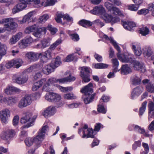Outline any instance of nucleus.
<instances>
[{
  "label": "nucleus",
  "instance_id": "obj_1",
  "mask_svg": "<svg viewBox=\"0 0 154 154\" xmlns=\"http://www.w3.org/2000/svg\"><path fill=\"white\" fill-rule=\"evenodd\" d=\"M48 130V127L47 125L43 126L41 129L38 132V135L34 138L28 137L25 140V143L27 146H31L33 142H35L37 145L40 144L44 139L45 135Z\"/></svg>",
  "mask_w": 154,
  "mask_h": 154
},
{
  "label": "nucleus",
  "instance_id": "obj_2",
  "mask_svg": "<svg viewBox=\"0 0 154 154\" xmlns=\"http://www.w3.org/2000/svg\"><path fill=\"white\" fill-rule=\"evenodd\" d=\"M92 87L93 84L90 82L80 91L81 92L85 94L83 98H84V101L86 104L91 102L94 99V95H90L93 92Z\"/></svg>",
  "mask_w": 154,
  "mask_h": 154
},
{
  "label": "nucleus",
  "instance_id": "obj_3",
  "mask_svg": "<svg viewBox=\"0 0 154 154\" xmlns=\"http://www.w3.org/2000/svg\"><path fill=\"white\" fill-rule=\"evenodd\" d=\"M25 33L29 34L33 32V35L37 38H39L42 34L46 32V29L45 27L37 28L36 24L27 27L25 31Z\"/></svg>",
  "mask_w": 154,
  "mask_h": 154
},
{
  "label": "nucleus",
  "instance_id": "obj_4",
  "mask_svg": "<svg viewBox=\"0 0 154 154\" xmlns=\"http://www.w3.org/2000/svg\"><path fill=\"white\" fill-rule=\"evenodd\" d=\"M120 55L122 59H119L120 60L123 62L131 63L133 65L134 69L136 70H140L144 66V64L136 60H132L129 55V56H127L126 54H120Z\"/></svg>",
  "mask_w": 154,
  "mask_h": 154
},
{
  "label": "nucleus",
  "instance_id": "obj_5",
  "mask_svg": "<svg viewBox=\"0 0 154 154\" xmlns=\"http://www.w3.org/2000/svg\"><path fill=\"white\" fill-rule=\"evenodd\" d=\"M36 118L32 116L31 113H27L26 115L22 117L20 120V122L23 124H25L21 127L23 129L25 128H27L34 125Z\"/></svg>",
  "mask_w": 154,
  "mask_h": 154
},
{
  "label": "nucleus",
  "instance_id": "obj_6",
  "mask_svg": "<svg viewBox=\"0 0 154 154\" xmlns=\"http://www.w3.org/2000/svg\"><path fill=\"white\" fill-rule=\"evenodd\" d=\"M15 18H7L0 20V24L7 23L4 25L6 30L9 31L15 29L17 26V25L15 22Z\"/></svg>",
  "mask_w": 154,
  "mask_h": 154
},
{
  "label": "nucleus",
  "instance_id": "obj_7",
  "mask_svg": "<svg viewBox=\"0 0 154 154\" xmlns=\"http://www.w3.org/2000/svg\"><path fill=\"white\" fill-rule=\"evenodd\" d=\"M45 99L49 102L54 103L59 102L57 105L58 107H61L63 104V103L60 102L61 99V96L58 94L54 93H48L45 96Z\"/></svg>",
  "mask_w": 154,
  "mask_h": 154
},
{
  "label": "nucleus",
  "instance_id": "obj_8",
  "mask_svg": "<svg viewBox=\"0 0 154 154\" xmlns=\"http://www.w3.org/2000/svg\"><path fill=\"white\" fill-rule=\"evenodd\" d=\"M32 0H20L19 3L15 5L12 9V13L15 14L25 9L27 4H30Z\"/></svg>",
  "mask_w": 154,
  "mask_h": 154
},
{
  "label": "nucleus",
  "instance_id": "obj_9",
  "mask_svg": "<svg viewBox=\"0 0 154 154\" xmlns=\"http://www.w3.org/2000/svg\"><path fill=\"white\" fill-rule=\"evenodd\" d=\"M32 101V97L31 95H26L20 100L18 106L20 108H23L30 105Z\"/></svg>",
  "mask_w": 154,
  "mask_h": 154
},
{
  "label": "nucleus",
  "instance_id": "obj_10",
  "mask_svg": "<svg viewBox=\"0 0 154 154\" xmlns=\"http://www.w3.org/2000/svg\"><path fill=\"white\" fill-rule=\"evenodd\" d=\"M80 76L83 81L85 82H89L90 80L89 73L90 72L91 69L88 67L83 66L81 67Z\"/></svg>",
  "mask_w": 154,
  "mask_h": 154
},
{
  "label": "nucleus",
  "instance_id": "obj_11",
  "mask_svg": "<svg viewBox=\"0 0 154 154\" xmlns=\"http://www.w3.org/2000/svg\"><path fill=\"white\" fill-rule=\"evenodd\" d=\"M10 111L8 109L5 108L0 111V120L2 122L6 124L8 122V118L10 117Z\"/></svg>",
  "mask_w": 154,
  "mask_h": 154
},
{
  "label": "nucleus",
  "instance_id": "obj_12",
  "mask_svg": "<svg viewBox=\"0 0 154 154\" xmlns=\"http://www.w3.org/2000/svg\"><path fill=\"white\" fill-rule=\"evenodd\" d=\"M23 63V61L20 59H13L7 63L5 64V67L9 69L15 65V67L18 68L21 66Z\"/></svg>",
  "mask_w": 154,
  "mask_h": 154
},
{
  "label": "nucleus",
  "instance_id": "obj_13",
  "mask_svg": "<svg viewBox=\"0 0 154 154\" xmlns=\"http://www.w3.org/2000/svg\"><path fill=\"white\" fill-rule=\"evenodd\" d=\"M28 79V77L22 75H19L15 74L13 77V80L14 82L19 84H22L26 83Z\"/></svg>",
  "mask_w": 154,
  "mask_h": 154
},
{
  "label": "nucleus",
  "instance_id": "obj_14",
  "mask_svg": "<svg viewBox=\"0 0 154 154\" xmlns=\"http://www.w3.org/2000/svg\"><path fill=\"white\" fill-rule=\"evenodd\" d=\"M60 39H58L52 45L50 48L45 52L42 53L48 59H49L51 57V50L54 49L55 48L61 43Z\"/></svg>",
  "mask_w": 154,
  "mask_h": 154
},
{
  "label": "nucleus",
  "instance_id": "obj_15",
  "mask_svg": "<svg viewBox=\"0 0 154 154\" xmlns=\"http://www.w3.org/2000/svg\"><path fill=\"white\" fill-rule=\"evenodd\" d=\"M104 38L107 40H109L110 42L113 45L115 48L118 51L117 54V56L119 59H122V58L120 57V54L121 52L120 48L118 46L117 44L111 37H109L108 36L106 35H104L103 36Z\"/></svg>",
  "mask_w": 154,
  "mask_h": 154
},
{
  "label": "nucleus",
  "instance_id": "obj_16",
  "mask_svg": "<svg viewBox=\"0 0 154 154\" xmlns=\"http://www.w3.org/2000/svg\"><path fill=\"white\" fill-rule=\"evenodd\" d=\"M42 53H35L33 52H29L26 54V57L31 62L36 61L38 58Z\"/></svg>",
  "mask_w": 154,
  "mask_h": 154
},
{
  "label": "nucleus",
  "instance_id": "obj_17",
  "mask_svg": "<svg viewBox=\"0 0 154 154\" xmlns=\"http://www.w3.org/2000/svg\"><path fill=\"white\" fill-rule=\"evenodd\" d=\"M15 134V132L12 129H8L5 131L2 136V138L7 140L13 137Z\"/></svg>",
  "mask_w": 154,
  "mask_h": 154
},
{
  "label": "nucleus",
  "instance_id": "obj_18",
  "mask_svg": "<svg viewBox=\"0 0 154 154\" xmlns=\"http://www.w3.org/2000/svg\"><path fill=\"white\" fill-rule=\"evenodd\" d=\"M106 12L105 8L102 6H96L93 10L90 11L91 13L95 15L100 14L103 15L105 14Z\"/></svg>",
  "mask_w": 154,
  "mask_h": 154
},
{
  "label": "nucleus",
  "instance_id": "obj_19",
  "mask_svg": "<svg viewBox=\"0 0 154 154\" xmlns=\"http://www.w3.org/2000/svg\"><path fill=\"white\" fill-rule=\"evenodd\" d=\"M96 134L94 131L91 128H89L87 129V131H83V135L82 136L83 138H88L91 137L94 138V135Z\"/></svg>",
  "mask_w": 154,
  "mask_h": 154
},
{
  "label": "nucleus",
  "instance_id": "obj_20",
  "mask_svg": "<svg viewBox=\"0 0 154 154\" xmlns=\"http://www.w3.org/2000/svg\"><path fill=\"white\" fill-rule=\"evenodd\" d=\"M132 48L134 50L135 55L137 56H140L142 54L140 46L137 43L134 42L132 43Z\"/></svg>",
  "mask_w": 154,
  "mask_h": 154
},
{
  "label": "nucleus",
  "instance_id": "obj_21",
  "mask_svg": "<svg viewBox=\"0 0 154 154\" xmlns=\"http://www.w3.org/2000/svg\"><path fill=\"white\" fill-rule=\"evenodd\" d=\"M22 36V33L21 32L17 33L16 35H13L9 39V44L11 45L15 44Z\"/></svg>",
  "mask_w": 154,
  "mask_h": 154
},
{
  "label": "nucleus",
  "instance_id": "obj_22",
  "mask_svg": "<svg viewBox=\"0 0 154 154\" xmlns=\"http://www.w3.org/2000/svg\"><path fill=\"white\" fill-rule=\"evenodd\" d=\"M143 89L141 86H138L134 88L131 94V97L132 99H133L135 96H138L140 95Z\"/></svg>",
  "mask_w": 154,
  "mask_h": 154
},
{
  "label": "nucleus",
  "instance_id": "obj_23",
  "mask_svg": "<svg viewBox=\"0 0 154 154\" xmlns=\"http://www.w3.org/2000/svg\"><path fill=\"white\" fill-rule=\"evenodd\" d=\"M55 69L53 66L52 65H51L50 63L45 66L42 69V71L44 74L48 75L54 72Z\"/></svg>",
  "mask_w": 154,
  "mask_h": 154
},
{
  "label": "nucleus",
  "instance_id": "obj_24",
  "mask_svg": "<svg viewBox=\"0 0 154 154\" xmlns=\"http://www.w3.org/2000/svg\"><path fill=\"white\" fill-rule=\"evenodd\" d=\"M57 82V79L54 77L50 78L47 81V85H45L43 87V90L45 91H48L49 90V86L50 84H52L54 83Z\"/></svg>",
  "mask_w": 154,
  "mask_h": 154
},
{
  "label": "nucleus",
  "instance_id": "obj_25",
  "mask_svg": "<svg viewBox=\"0 0 154 154\" xmlns=\"http://www.w3.org/2000/svg\"><path fill=\"white\" fill-rule=\"evenodd\" d=\"M4 91L5 93L7 94H11L13 92H19L21 91L19 89L13 86H8Z\"/></svg>",
  "mask_w": 154,
  "mask_h": 154
},
{
  "label": "nucleus",
  "instance_id": "obj_26",
  "mask_svg": "<svg viewBox=\"0 0 154 154\" xmlns=\"http://www.w3.org/2000/svg\"><path fill=\"white\" fill-rule=\"evenodd\" d=\"M110 13L114 15H118L121 17L124 16V15L119 8L113 6L110 10Z\"/></svg>",
  "mask_w": 154,
  "mask_h": 154
},
{
  "label": "nucleus",
  "instance_id": "obj_27",
  "mask_svg": "<svg viewBox=\"0 0 154 154\" xmlns=\"http://www.w3.org/2000/svg\"><path fill=\"white\" fill-rule=\"evenodd\" d=\"M34 13V12L33 11H31L25 15L23 17L22 20L19 21L20 23H22L30 21Z\"/></svg>",
  "mask_w": 154,
  "mask_h": 154
},
{
  "label": "nucleus",
  "instance_id": "obj_28",
  "mask_svg": "<svg viewBox=\"0 0 154 154\" xmlns=\"http://www.w3.org/2000/svg\"><path fill=\"white\" fill-rule=\"evenodd\" d=\"M50 63L51 65H52L55 69L61 63L60 57H57L55 58Z\"/></svg>",
  "mask_w": 154,
  "mask_h": 154
},
{
  "label": "nucleus",
  "instance_id": "obj_29",
  "mask_svg": "<svg viewBox=\"0 0 154 154\" xmlns=\"http://www.w3.org/2000/svg\"><path fill=\"white\" fill-rule=\"evenodd\" d=\"M121 72L122 74H126L131 72L132 70L127 64H125L122 65Z\"/></svg>",
  "mask_w": 154,
  "mask_h": 154
},
{
  "label": "nucleus",
  "instance_id": "obj_30",
  "mask_svg": "<svg viewBox=\"0 0 154 154\" xmlns=\"http://www.w3.org/2000/svg\"><path fill=\"white\" fill-rule=\"evenodd\" d=\"M131 80L132 84L137 85L140 84L141 79L140 76H138L136 75H135L132 78Z\"/></svg>",
  "mask_w": 154,
  "mask_h": 154
},
{
  "label": "nucleus",
  "instance_id": "obj_31",
  "mask_svg": "<svg viewBox=\"0 0 154 154\" xmlns=\"http://www.w3.org/2000/svg\"><path fill=\"white\" fill-rule=\"evenodd\" d=\"M17 101V98L15 97H10L8 98H6V101L5 103L10 105L16 103Z\"/></svg>",
  "mask_w": 154,
  "mask_h": 154
},
{
  "label": "nucleus",
  "instance_id": "obj_32",
  "mask_svg": "<svg viewBox=\"0 0 154 154\" xmlns=\"http://www.w3.org/2000/svg\"><path fill=\"white\" fill-rule=\"evenodd\" d=\"M92 65L94 68L97 69H105L107 68L109 66L108 64L100 63H94Z\"/></svg>",
  "mask_w": 154,
  "mask_h": 154
},
{
  "label": "nucleus",
  "instance_id": "obj_33",
  "mask_svg": "<svg viewBox=\"0 0 154 154\" xmlns=\"http://www.w3.org/2000/svg\"><path fill=\"white\" fill-rule=\"evenodd\" d=\"M79 23L82 26L86 28L91 26L93 24L90 21L85 20H81L79 22Z\"/></svg>",
  "mask_w": 154,
  "mask_h": 154
},
{
  "label": "nucleus",
  "instance_id": "obj_34",
  "mask_svg": "<svg viewBox=\"0 0 154 154\" xmlns=\"http://www.w3.org/2000/svg\"><path fill=\"white\" fill-rule=\"evenodd\" d=\"M112 62L113 65V71L114 72L119 71V69H118L119 63L118 60L116 58L112 59Z\"/></svg>",
  "mask_w": 154,
  "mask_h": 154
},
{
  "label": "nucleus",
  "instance_id": "obj_35",
  "mask_svg": "<svg viewBox=\"0 0 154 154\" xmlns=\"http://www.w3.org/2000/svg\"><path fill=\"white\" fill-rule=\"evenodd\" d=\"M39 66V65L38 64L33 65L26 69L24 72L26 73H30L37 69Z\"/></svg>",
  "mask_w": 154,
  "mask_h": 154
},
{
  "label": "nucleus",
  "instance_id": "obj_36",
  "mask_svg": "<svg viewBox=\"0 0 154 154\" xmlns=\"http://www.w3.org/2000/svg\"><path fill=\"white\" fill-rule=\"evenodd\" d=\"M57 2V0H49V1L46 2L45 3L44 2H42L41 5L44 7L52 6L54 5Z\"/></svg>",
  "mask_w": 154,
  "mask_h": 154
},
{
  "label": "nucleus",
  "instance_id": "obj_37",
  "mask_svg": "<svg viewBox=\"0 0 154 154\" xmlns=\"http://www.w3.org/2000/svg\"><path fill=\"white\" fill-rule=\"evenodd\" d=\"M146 88L147 91L150 93H154V85L152 83L149 82L148 83L146 86Z\"/></svg>",
  "mask_w": 154,
  "mask_h": 154
},
{
  "label": "nucleus",
  "instance_id": "obj_38",
  "mask_svg": "<svg viewBox=\"0 0 154 154\" xmlns=\"http://www.w3.org/2000/svg\"><path fill=\"white\" fill-rule=\"evenodd\" d=\"M139 32L142 35L145 36L149 34V30L147 27H142L140 29Z\"/></svg>",
  "mask_w": 154,
  "mask_h": 154
},
{
  "label": "nucleus",
  "instance_id": "obj_39",
  "mask_svg": "<svg viewBox=\"0 0 154 154\" xmlns=\"http://www.w3.org/2000/svg\"><path fill=\"white\" fill-rule=\"evenodd\" d=\"M19 47L21 49L24 48H26L28 45V44L26 43V41L23 39L21 40L18 43Z\"/></svg>",
  "mask_w": 154,
  "mask_h": 154
},
{
  "label": "nucleus",
  "instance_id": "obj_40",
  "mask_svg": "<svg viewBox=\"0 0 154 154\" xmlns=\"http://www.w3.org/2000/svg\"><path fill=\"white\" fill-rule=\"evenodd\" d=\"M49 41L48 39H44L42 41L41 48H44L49 46L50 45Z\"/></svg>",
  "mask_w": 154,
  "mask_h": 154
},
{
  "label": "nucleus",
  "instance_id": "obj_41",
  "mask_svg": "<svg viewBox=\"0 0 154 154\" xmlns=\"http://www.w3.org/2000/svg\"><path fill=\"white\" fill-rule=\"evenodd\" d=\"M103 15L104 16L103 19L106 22L109 23L111 21L112 22V17L111 15L107 14L106 12L105 14Z\"/></svg>",
  "mask_w": 154,
  "mask_h": 154
},
{
  "label": "nucleus",
  "instance_id": "obj_42",
  "mask_svg": "<svg viewBox=\"0 0 154 154\" xmlns=\"http://www.w3.org/2000/svg\"><path fill=\"white\" fill-rule=\"evenodd\" d=\"M147 103V102L145 101L142 104V106L139 109V114L140 115L142 116L145 112Z\"/></svg>",
  "mask_w": 154,
  "mask_h": 154
},
{
  "label": "nucleus",
  "instance_id": "obj_43",
  "mask_svg": "<svg viewBox=\"0 0 154 154\" xmlns=\"http://www.w3.org/2000/svg\"><path fill=\"white\" fill-rule=\"evenodd\" d=\"M144 49L145 51L143 52V54L147 56H150L153 53L152 49L150 47L146 48Z\"/></svg>",
  "mask_w": 154,
  "mask_h": 154
},
{
  "label": "nucleus",
  "instance_id": "obj_44",
  "mask_svg": "<svg viewBox=\"0 0 154 154\" xmlns=\"http://www.w3.org/2000/svg\"><path fill=\"white\" fill-rule=\"evenodd\" d=\"M50 116L53 115L56 112V109L53 106H50L47 108Z\"/></svg>",
  "mask_w": 154,
  "mask_h": 154
},
{
  "label": "nucleus",
  "instance_id": "obj_45",
  "mask_svg": "<svg viewBox=\"0 0 154 154\" xmlns=\"http://www.w3.org/2000/svg\"><path fill=\"white\" fill-rule=\"evenodd\" d=\"M142 145L144 148L145 151L141 153V154H147L149 151V148L148 144L143 143Z\"/></svg>",
  "mask_w": 154,
  "mask_h": 154
},
{
  "label": "nucleus",
  "instance_id": "obj_46",
  "mask_svg": "<svg viewBox=\"0 0 154 154\" xmlns=\"http://www.w3.org/2000/svg\"><path fill=\"white\" fill-rule=\"evenodd\" d=\"M64 98L66 99L71 100L74 99L76 98V97L71 93L66 94L64 95Z\"/></svg>",
  "mask_w": 154,
  "mask_h": 154
},
{
  "label": "nucleus",
  "instance_id": "obj_47",
  "mask_svg": "<svg viewBox=\"0 0 154 154\" xmlns=\"http://www.w3.org/2000/svg\"><path fill=\"white\" fill-rule=\"evenodd\" d=\"M139 6L134 4H131L128 6V9L132 11H136L138 9Z\"/></svg>",
  "mask_w": 154,
  "mask_h": 154
},
{
  "label": "nucleus",
  "instance_id": "obj_48",
  "mask_svg": "<svg viewBox=\"0 0 154 154\" xmlns=\"http://www.w3.org/2000/svg\"><path fill=\"white\" fill-rule=\"evenodd\" d=\"M98 112H101L103 114H105L106 112V110L105 109L103 106L101 105H98L97 108Z\"/></svg>",
  "mask_w": 154,
  "mask_h": 154
},
{
  "label": "nucleus",
  "instance_id": "obj_49",
  "mask_svg": "<svg viewBox=\"0 0 154 154\" xmlns=\"http://www.w3.org/2000/svg\"><path fill=\"white\" fill-rule=\"evenodd\" d=\"M122 24L124 27L126 29L131 31V28L129 27V21H122Z\"/></svg>",
  "mask_w": 154,
  "mask_h": 154
},
{
  "label": "nucleus",
  "instance_id": "obj_50",
  "mask_svg": "<svg viewBox=\"0 0 154 154\" xmlns=\"http://www.w3.org/2000/svg\"><path fill=\"white\" fill-rule=\"evenodd\" d=\"M47 29L49 30L51 34H54L56 32L57 30L56 29L53 27L52 25H48L47 27Z\"/></svg>",
  "mask_w": 154,
  "mask_h": 154
},
{
  "label": "nucleus",
  "instance_id": "obj_51",
  "mask_svg": "<svg viewBox=\"0 0 154 154\" xmlns=\"http://www.w3.org/2000/svg\"><path fill=\"white\" fill-rule=\"evenodd\" d=\"M63 15L61 13H57V17L55 18L56 22L58 23L61 22V18L63 17Z\"/></svg>",
  "mask_w": 154,
  "mask_h": 154
},
{
  "label": "nucleus",
  "instance_id": "obj_52",
  "mask_svg": "<svg viewBox=\"0 0 154 154\" xmlns=\"http://www.w3.org/2000/svg\"><path fill=\"white\" fill-rule=\"evenodd\" d=\"M49 18V16L47 14H45L41 16L39 18V22L42 23L46 21Z\"/></svg>",
  "mask_w": 154,
  "mask_h": 154
},
{
  "label": "nucleus",
  "instance_id": "obj_53",
  "mask_svg": "<svg viewBox=\"0 0 154 154\" xmlns=\"http://www.w3.org/2000/svg\"><path fill=\"white\" fill-rule=\"evenodd\" d=\"M148 12L149 11L148 9L144 8L138 11L137 13L139 15L143 14L145 15L148 14Z\"/></svg>",
  "mask_w": 154,
  "mask_h": 154
},
{
  "label": "nucleus",
  "instance_id": "obj_54",
  "mask_svg": "<svg viewBox=\"0 0 154 154\" xmlns=\"http://www.w3.org/2000/svg\"><path fill=\"white\" fill-rule=\"evenodd\" d=\"M60 89L62 91H72L73 89V88L71 87H64L60 86Z\"/></svg>",
  "mask_w": 154,
  "mask_h": 154
},
{
  "label": "nucleus",
  "instance_id": "obj_55",
  "mask_svg": "<svg viewBox=\"0 0 154 154\" xmlns=\"http://www.w3.org/2000/svg\"><path fill=\"white\" fill-rule=\"evenodd\" d=\"M70 36L71 39L74 41H78L79 39V36L76 33L71 34Z\"/></svg>",
  "mask_w": 154,
  "mask_h": 154
},
{
  "label": "nucleus",
  "instance_id": "obj_56",
  "mask_svg": "<svg viewBox=\"0 0 154 154\" xmlns=\"http://www.w3.org/2000/svg\"><path fill=\"white\" fill-rule=\"evenodd\" d=\"M141 142V141L139 140L135 141L132 145V149L134 150H135L138 147H140Z\"/></svg>",
  "mask_w": 154,
  "mask_h": 154
},
{
  "label": "nucleus",
  "instance_id": "obj_57",
  "mask_svg": "<svg viewBox=\"0 0 154 154\" xmlns=\"http://www.w3.org/2000/svg\"><path fill=\"white\" fill-rule=\"evenodd\" d=\"M47 82L46 79L45 78H43L42 79L40 80L37 82H38V83L40 85V86L41 87L43 85L45 86V85H47Z\"/></svg>",
  "mask_w": 154,
  "mask_h": 154
},
{
  "label": "nucleus",
  "instance_id": "obj_58",
  "mask_svg": "<svg viewBox=\"0 0 154 154\" xmlns=\"http://www.w3.org/2000/svg\"><path fill=\"white\" fill-rule=\"evenodd\" d=\"M66 78L67 83L74 81L76 79L75 77L72 75L71 73L68 76L66 77Z\"/></svg>",
  "mask_w": 154,
  "mask_h": 154
},
{
  "label": "nucleus",
  "instance_id": "obj_59",
  "mask_svg": "<svg viewBox=\"0 0 154 154\" xmlns=\"http://www.w3.org/2000/svg\"><path fill=\"white\" fill-rule=\"evenodd\" d=\"M80 104L79 103H73L70 104H67V106L69 108H73L78 107Z\"/></svg>",
  "mask_w": 154,
  "mask_h": 154
},
{
  "label": "nucleus",
  "instance_id": "obj_60",
  "mask_svg": "<svg viewBox=\"0 0 154 154\" xmlns=\"http://www.w3.org/2000/svg\"><path fill=\"white\" fill-rule=\"evenodd\" d=\"M38 83V82H35L32 86V90L33 91H35L41 87Z\"/></svg>",
  "mask_w": 154,
  "mask_h": 154
},
{
  "label": "nucleus",
  "instance_id": "obj_61",
  "mask_svg": "<svg viewBox=\"0 0 154 154\" xmlns=\"http://www.w3.org/2000/svg\"><path fill=\"white\" fill-rule=\"evenodd\" d=\"M42 76V75L40 72H36L33 75V79L35 80H37L38 79L41 78Z\"/></svg>",
  "mask_w": 154,
  "mask_h": 154
},
{
  "label": "nucleus",
  "instance_id": "obj_62",
  "mask_svg": "<svg viewBox=\"0 0 154 154\" xmlns=\"http://www.w3.org/2000/svg\"><path fill=\"white\" fill-rule=\"evenodd\" d=\"M63 18L64 19L67 20L68 21L72 22L73 21L72 17H70L68 14L63 15Z\"/></svg>",
  "mask_w": 154,
  "mask_h": 154
},
{
  "label": "nucleus",
  "instance_id": "obj_63",
  "mask_svg": "<svg viewBox=\"0 0 154 154\" xmlns=\"http://www.w3.org/2000/svg\"><path fill=\"white\" fill-rule=\"evenodd\" d=\"M148 107L149 110V113L153 110L154 108V104L152 102H150L148 104Z\"/></svg>",
  "mask_w": 154,
  "mask_h": 154
},
{
  "label": "nucleus",
  "instance_id": "obj_64",
  "mask_svg": "<svg viewBox=\"0 0 154 154\" xmlns=\"http://www.w3.org/2000/svg\"><path fill=\"white\" fill-rule=\"evenodd\" d=\"M19 121V117L18 116H16L14 117L13 120V123L14 125H17Z\"/></svg>",
  "mask_w": 154,
  "mask_h": 154
}]
</instances>
